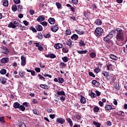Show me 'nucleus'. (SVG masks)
I'll return each instance as SVG.
<instances>
[{
  "label": "nucleus",
  "mask_w": 127,
  "mask_h": 127,
  "mask_svg": "<svg viewBox=\"0 0 127 127\" xmlns=\"http://www.w3.org/2000/svg\"><path fill=\"white\" fill-rule=\"evenodd\" d=\"M103 32H104L103 28L101 27H97L95 30L94 34L96 37H100V36L103 34Z\"/></svg>",
  "instance_id": "f257e3e1"
},
{
  "label": "nucleus",
  "mask_w": 127,
  "mask_h": 127,
  "mask_svg": "<svg viewBox=\"0 0 127 127\" xmlns=\"http://www.w3.org/2000/svg\"><path fill=\"white\" fill-rule=\"evenodd\" d=\"M116 39L119 42H123L125 39L124 33L122 32H118L116 35Z\"/></svg>",
  "instance_id": "f03ea898"
},
{
  "label": "nucleus",
  "mask_w": 127,
  "mask_h": 127,
  "mask_svg": "<svg viewBox=\"0 0 127 127\" xmlns=\"http://www.w3.org/2000/svg\"><path fill=\"white\" fill-rule=\"evenodd\" d=\"M19 25V23L18 20L14 21L13 22H10L8 24V27H11V28H15V27H17Z\"/></svg>",
  "instance_id": "7ed1b4c3"
},
{
  "label": "nucleus",
  "mask_w": 127,
  "mask_h": 127,
  "mask_svg": "<svg viewBox=\"0 0 127 127\" xmlns=\"http://www.w3.org/2000/svg\"><path fill=\"white\" fill-rule=\"evenodd\" d=\"M113 37H114V35L113 34H110L104 37L103 40L105 42H108L109 41H111V39H112Z\"/></svg>",
  "instance_id": "20e7f679"
},
{
  "label": "nucleus",
  "mask_w": 127,
  "mask_h": 127,
  "mask_svg": "<svg viewBox=\"0 0 127 127\" xmlns=\"http://www.w3.org/2000/svg\"><path fill=\"white\" fill-rule=\"evenodd\" d=\"M21 66H25L26 65V59L25 57L23 56H22L21 57Z\"/></svg>",
  "instance_id": "39448f33"
},
{
  "label": "nucleus",
  "mask_w": 127,
  "mask_h": 127,
  "mask_svg": "<svg viewBox=\"0 0 127 127\" xmlns=\"http://www.w3.org/2000/svg\"><path fill=\"white\" fill-rule=\"evenodd\" d=\"M56 122L57 123H58V124H61V125H63V124L65 123V119L59 118L57 119Z\"/></svg>",
  "instance_id": "423d86ee"
},
{
  "label": "nucleus",
  "mask_w": 127,
  "mask_h": 127,
  "mask_svg": "<svg viewBox=\"0 0 127 127\" xmlns=\"http://www.w3.org/2000/svg\"><path fill=\"white\" fill-rule=\"evenodd\" d=\"M9 53V50L5 47H3L1 50V53H3V54H8Z\"/></svg>",
  "instance_id": "0eeeda50"
},
{
  "label": "nucleus",
  "mask_w": 127,
  "mask_h": 127,
  "mask_svg": "<svg viewBox=\"0 0 127 127\" xmlns=\"http://www.w3.org/2000/svg\"><path fill=\"white\" fill-rule=\"evenodd\" d=\"M58 29H59V28L58 27V26H57V25H55L51 27V30L53 32H56L57 31H58Z\"/></svg>",
  "instance_id": "6e6552de"
},
{
  "label": "nucleus",
  "mask_w": 127,
  "mask_h": 127,
  "mask_svg": "<svg viewBox=\"0 0 127 127\" xmlns=\"http://www.w3.org/2000/svg\"><path fill=\"white\" fill-rule=\"evenodd\" d=\"M114 45V42L112 40L107 42V46L108 48H112Z\"/></svg>",
  "instance_id": "1a4fd4ad"
},
{
  "label": "nucleus",
  "mask_w": 127,
  "mask_h": 127,
  "mask_svg": "<svg viewBox=\"0 0 127 127\" xmlns=\"http://www.w3.org/2000/svg\"><path fill=\"white\" fill-rule=\"evenodd\" d=\"M54 47L56 49H59V48H62L63 47V45L61 43H57L55 44Z\"/></svg>",
  "instance_id": "9d476101"
},
{
  "label": "nucleus",
  "mask_w": 127,
  "mask_h": 127,
  "mask_svg": "<svg viewBox=\"0 0 127 127\" xmlns=\"http://www.w3.org/2000/svg\"><path fill=\"white\" fill-rule=\"evenodd\" d=\"M9 61V58H3L2 59H1L0 62L1 63H8V62Z\"/></svg>",
  "instance_id": "9b49d317"
},
{
  "label": "nucleus",
  "mask_w": 127,
  "mask_h": 127,
  "mask_svg": "<svg viewBox=\"0 0 127 127\" xmlns=\"http://www.w3.org/2000/svg\"><path fill=\"white\" fill-rule=\"evenodd\" d=\"M43 20H45V17H43L42 15L39 16L37 18V21H38L39 22H42Z\"/></svg>",
  "instance_id": "f8f14e48"
},
{
  "label": "nucleus",
  "mask_w": 127,
  "mask_h": 127,
  "mask_svg": "<svg viewBox=\"0 0 127 127\" xmlns=\"http://www.w3.org/2000/svg\"><path fill=\"white\" fill-rule=\"evenodd\" d=\"M105 111H111V110H114V108L112 107L111 105H106L105 107Z\"/></svg>",
  "instance_id": "ddd939ff"
},
{
  "label": "nucleus",
  "mask_w": 127,
  "mask_h": 127,
  "mask_svg": "<svg viewBox=\"0 0 127 127\" xmlns=\"http://www.w3.org/2000/svg\"><path fill=\"white\" fill-rule=\"evenodd\" d=\"M80 102L81 104H86V98H85V97L80 95Z\"/></svg>",
  "instance_id": "4468645a"
},
{
  "label": "nucleus",
  "mask_w": 127,
  "mask_h": 127,
  "mask_svg": "<svg viewBox=\"0 0 127 127\" xmlns=\"http://www.w3.org/2000/svg\"><path fill=\"white\" fill-rule=\"evenodd\" d=\"M92 83L93 84V85H94V86H95V87H99V86H100V82L96 80H92Z\"/></svg>",
  "instance_id": "2eb2a0df"
},
{
  "label": "nucleus",
  "mask_w": 127,
  "mask_h": 127,
  "mask_svg": "<svg viewBox=\"0 0 127 127\" xmlns=\"http://www.w3.org/2000/svg\"><path fill=\"white\" fill-rule=\"evenodd\" d=\"M35 27L38 31H42L43 30V27L41 25L38 24L36 25Z\"/></svg>",
  "instance_id": "dca6fc26"
},
{
  "label": "nucleus",
  "mask_w": 127,
  "mask_h": 127,
  "mask_svg": "<svg viewBox=\"0 0 127 127\" xmlns=\"http://www.w3.org/2000/svg\"><path fill=\"white\" fill-rule=\"evenodd\" d=\"M90 13V11L87 10L84 11L83 12V15L85 16V18H88L89 17V14Z\"/></svg>",
  "instance_id": "f3484780"
},
{
  "label": "nucleus",
  "mask_w": 127,
  "mask_h": 127,
  "mask_svg": "<svg viewBox=\"0 0 127 127\" xmlns=\"http://www.w3.org/2000/svg\"><path fill=\"white\" fill-rule=\"evenodd\" d=\"M95 24H96V25H102V24H103L102 21H101V19H97L95 21Z\"/></svg>",
  "instance_id": "a211bd4d"
},
{
  "label": "nucleus",
  "mask_w": 127,
  "mask_h": 127,
  "mask_svg": "<svg viewBox=\"0 0 127 127\" xmlns=\"http://www.w3.org/2000/svg\"><path fill=\"white\" fill-rule=\"evenodd\" d=\"M13 107L15 109H19V108L20 107V104L18 102H15L13 104Z\"/></svg>",
  "instance_id": "6ab92c4d"
},
{
  "label": "nucleus",
  "mask_w": 127,
  "mask_h": 127,
  "mask_svg": "<svg viewBox=\"0 0 127 127\" xmlns=\"http://www.w3.org/2000/svg\"><path fill=\"white\" fill-rule=\"evenodd\" d=\"M48 21L50 24H54L55 23V19L53 18H50L48 19Z\"/></svg>",
  "instance_id": "aec40b11"
},
{
  "label": "nucleus",
  "mask_w": 127,
  "mask_h": 127,
  "mask_svg": "<svg viewBox=\"0 0 127 127\" xmlns=\"http://www.w3.org/2000/svg\"><path fill=\"white\" fill-rule=\"evenodd\" d=\"M78 35H76V34H74L71 37V39L72 40H77L78 39Z\"/></svg>",
  "instance_id": "412c9836"
},
{
  "label": "nucleus",
  "mask_w": 127,
  "mask_h": 127,
  "mask_svg": "<svg viewBox=\"0 0 127 127\" xmlns=\"http://www.w3.org/2000/svg\"><path fill=\"white\" fill-rule=\"evenodd\" d=\"M110 57L113 60H118V57L115 56V55L111 54L110 55Z\"/></svg>",
  "instance_id": "4be33fe9"
},
{
  "label": "nucleus",
  "mask_w": 127,
  "mask_h": 127,
  "mask_svg": "<svg viewBox=\"0 0 127 127\" xmlns=\"http://www.w3.org/2000/svg\"><path fill=\"white\" fill-rule=\"evenodd\" d=\"M57 94L58 96H65V92L64 91H58Z\"/></svg>",
  "instance_id": "5701e85b"
},
{
  "label": "nucleus",
  "mask_w": 127,
  "mask_h": 127,
  "mask_svg": "<svg viewBox=\"0 0 127 127\" xmlns=\"http://www.w3.org/2000/svg\"><path fill=\"white\" fill-rule=\"evenodd\" d=\"M0 82L1 83V84H5V82H6V79L3 77H0Z\"/></svg>",
  "instance_id": "b1692460"
},
{
  "label": "nucleus",
  "mask_w": 127,
  "mask_h": 127,
  "mask_svg": "<svg viewBox=\"0 0 127 127\" xmlns=\"http://www.w3.org/2000/svg\"><path fill=\"white\" fill-rule=\"evenodd\" d=\"M93 124L94 126H96V127H101V124L99 122L93 121Z\"/></svg>",
  "instance_id": "393cba45"
},
{
  "label": "nucleus",
  "mask_w": 127,
  "mask_h": 127,
  "mask_svg": "<svg viewBox=\"0 0 127 127\" xmlns=\"http://www.w3.org/2000/svg\"><path fill=\"white\" fill-rule=\"evenodd\" d=\"M117 115H118L120 117H122L125 116V113L123 111H119L117 112Z\"/></svg>",
  "instance_id": "a878e982"
},
{
  "label": "nucleus",
  "mask_w": 127,
  "mask_h": 127,
  "mask_svg": "<svg viewBox=\"0 0 127 127\" xmlns=\"http://www.w3.org/2000/svg\"><path fill=\"white\" fill-rule=\"evenodd\" d=\"M3 5L4 6H8V0H3Z\"/></svg>",
  "instance_id": "bb28decb"
},
{
  "label": "nucleus",
  "mask_w": 127,
  "mask_h": 127,
  "mask_svg": "<svg viewBox=\"0 0 127 127\" xmlns=\"http://www.w3.org/2000/svg\"><path fill=\"white\" fill-rule=\"evenodd\" d=\"M94 108H93V111L95 113H98L99 111H100V108L98 107V106H94Z\"/></svg>",
  "instance_id": "cd10ccee"
},
{
  "label": "nucleus",
  "mask_w": 127,
  "mask_h": 127,
  "mask_svg": "<svg viewBox=\"0 0 127 127\" xmlns=\"http://www.w3.org/2000/svg\"><path fill=\"white\" fill-rule=\"evenodd\" d=\"M66 121H67L70 127H73V123L72 122V120H71V119L67 118L66 119Z\"/></svg>",
  "instance_id": "c85d7f7f"
},
{
  "label": "nucleus",
  "mask_w": 127,
  "mask_h": 127,
  "mask_svg": "<svg viewBox=\"0 0 127 127\" xmlns=\"http://www.w3.org/2000/svg\"><path fill=\"white\" fill-rule=\"evenodd\" d=\"M62 60L63 62H64V63H66L68 62V61L69 60V59H68V57H64V58H62Z\"/></svg>",
  "instance_id": "c756f323"
},
{
  "label": "nucleus",
  "mask_w": 127,
  "mask_h": 127,
  "mask_svg": "<svg viewBox=\"0 0 127 127\" xmlns=\"http://www.w3.org/2000/svg\"><path fill=\"white\" fill-rule=\"evenodd\" d=\"M11 8L13 11H16V10H17V6H16V5H14L12 6Z\"/></svg>",
  "instance_id": "7c9ffc66"
},
{
  "label": "nucleus",
  "mask_w": 127,
  "mask_h": 127,
  "mask_svg": "<svg viewBox=\"0 0 127 127\" xmlns=\"http://www.w3.org/2000/svg\"><path fill=\"white\" fill-rule=\"evenodd\" d=\"M102 74L104 75V77H109V73L107 71H103Z\"/></svg>",
  "instance_id": "2f4dec72"
},
{
  "label": "nucleus",
  "mask_w": 127,
  "mask_h": 127,
  "mask_svg": "<svg viewBox=\"0 0 127 127\" xmlns=\"http://www.w3.org/2000/svg\"><path fill=\"white\" fill-rule=\"evenodd\" d=\"M0 73L1 75H4L6 73V70L5 69H2L0 70Z\"/></svg>",
  "instance_id": "473e14b6"
},
{
  "label": "nucleus",
  "mask_w": 127,
  "mask_h": 127,
  "mask_svg": "<svg viewBox=\"0 0 127 127\" xmlns=\"http://www.w3.org/2000/svg\"><path fill=\"white\" fill-rule=\"evenodd\" d=\"M22 5H18V11L19 12H21L22 11Z\"/></svg>",
  "instance_id": "72a5a7b5"
},
{
  "label": "nucleus",
  "mask_w": 127,
  "mask_h": 127,
  "mask_svg": "<svg viewBox=\"0 0 127 127\" xmlns=\"http://www.w3.org/2000/svg\"><path fill=\"white\" fill-rule=\"evenodd\" d=\"M90 56L91 58H95V57L96 56V53L94 52H92L90 54Z\"/></svg>",
  "instance_id": "f704fd0d"
},
{
  "label": "nucleus",
  "mask_w": 127,
  "mask_h": 127,
  "mask_svg": "<svg viewBox=\"0 0 127 127\" xmlns=\"http://www.w3.org/2000/svg\"><path fill=\"white\" fill-rule=\"evenodd\" d=\"M108 71H110V69H112L113 68V64H109L107 65Z\"/></svg>",
  "instance_id": "c9c22d12"
},
{
  "label": "nucleus",
  "mask_w": 127,
  "mask_h": 127,
  "mask_svg": "<svg viewBox=\"0 0 127 127\" xmlns=\"http://www.w3.org/2000/svg\"><path fill=\"white\" fill-rule=\"evenodd\" d=\"M29 29L30 30H31L32 31H33V32H37V30H36V29H35V28L33 27L30 26L29 27Z\"/></svg>",
  "instance_id": "e433bc0d"
},
{
  "label": "nucleus",
  "mask_w": 127,
  "mask_h": 127,
  "mask_svg": "<svg viewBox=\"0 0 127 127\" xmlns=\"http://www.w3.org/2000/svg\"><path fill=\"white\" fill-rule=\"evenodd\" d=\"M71 33V30L67 29L65 31V34L66 35H70Z\"/></svg>",
  "instance_id": "4c0bfd02"
},
{
  "label": "nucleus",
  "mask_w": 127,
  "mask_h": 127,
  "mask_svg": "<svg viewBox=\"0 0 127 127\" xmlns=\"http://www.w3.org/2000/svg\"><path fill=\"white\" fill-rule=\"evenodd\" d=\"M58 80H59V83H60L61 84H62L64 82V78L62 77L59 78Z\"/></svg>",
  "instance_id": "58836bf2"
},
{
  "label": "nucleus",
  "mask_w": 127,
  "mask_h": 127,
  "mask_svg": "<svg viewBox=\"0 0 127 127\" xmlns=\"http://www.w3.org/2000/svg\"><path fill=\"white\" fill-rule=\"evenodd\" d=\"M89 95L90 96H91V98H96V97L97 96L96 94H95V93L93 92H91Z\"/></svg>",
  "instance_id": "ea45409f"
},
{
  "label": "nucleus",
  "mask_w": 127,
  "mask_h": 127,
  "mask_svg": "<svg viewBox=\"0 0 127 127\" xmlns=\"http://www.w3.org/2000/svg\"><path fill=\"white\" fill-rule=\"evenodd\" d=\"M37 37L39 39H42V38H43V35L41 33H40L38 34Z\"/></svg>",
  "instance_id": "a19ab883"
},
{
  "label": "nucleus",
  "mask_w": 127,
  "mask_h": 127,
  "mask_svg": "<svg viewBox=\"0 0 127 127\" xmlns=\"http://www.w3.org/2000/svg\"><path fill=\"white\" fill-rule=\"evenodd\" d=\"M68 51H69V50H68L67 48H63V52H64V53H68Z\"/></svg>",
  "instance_id": "79ce46f5"
},
{
  "label": "nucleus",
  "mask_w": 127,
  "mask_h": 127,
  "mask_svg": "<svg viewBox=\"0 0 127 127\" xmlns=\"http://www.w3.org/2000/svg\"><path fill=\"white\" fill-rule=\"evenodd\" d=\"M66 44L67 45H68V46H71V45H72V41H71V40H68L66 42Z\"/></svg>",
  "instance_id": "37998d69"
},
{
  "label": "nucleus",
  "mask_w": 127,
  "mask_h": 127,
  "mask_svg": "<svg viewBox=\"0 0 127 127\" xmlns=\"http://www.w3.org/2000/svg\"><path fill=\"white\" fill-rule=\"evenodd\" d=\"M40 24L43 25V26H47L48 23L46 21H43L40 23Z\"/></svg>",
  "instance_id": "c03bdc74"
},
{
  "label": "nucleus",
  "mask_w": 127,
  "mask_h": 127,
  "mask_svg": "<svg viewBox=\"0 0 127 127\" xmlns=\"http://www.w3.org/2000/svg\"><path fill=\"white\" fill-rule=\"evenodd\" d=\"M19 109L20 110H21V111H22L23 112L25 111V107L23 105H20Z\"/></svg>",
  "instance_id": "a18cd8bd"
},
{
  "label": "nucleus",
  "mask_w": 127,
  "mask_h": 127,
  "mask_svg": "<svg viewBox=\"0 0 127 127\" xmlns=\"http://www.w3.org/2000/svg\"><path fill=\"white\" fill-rule=\"evenodd\" d=\"M56 5L57 6L58 8H61V6H62L61 4L58 2L56 3Z\"/></svg>",
  "instance_id": "49530a36"
},
{
  "label": "nucleus",
  "mask_w": 127,
  "mask_h": 127,
  "mask_svg": "<svg viewBox=\"0 0 127 127\" xmlns=\"http://www.w3.org/2000/svg\"><path fill=\"white\" fill-rule=\"evenodd\" d=\"M87 52H88L87 50H84V51L81 50V51H80V54H86V53H87Z\"/></svg>",
  "instance_id": "de8ad7c7"
},
{
  "label": "nucleus",
  "mask_w": 127,
  "mask_h": 127,
  "mask_svg": "<svg viewBox=\"0 0 127 127\" xmlns=\"http://www.w3.org/2000/svg\"><path fill=\"white\" fill-rule=\"evenodd\" d=\"M88 74L89 76H91V77H93V78H95V77H96V75H95V74H94V73H93L92 72H89Z\"/></svg>",
  "instance_id": "09e8293b"
},
{
  "label": "nucleus",
  "mask_w": 127,
  "mask_h": 127,
  "mask_svg": "<svg viewBox=\"0 0 127 127\" xmlns=\"http://www.w3.org/2000/svg\"><path fill=\"white\" fill-rule=\"evenodd\" d=\"M50 58H52V59H53L54 58H56V55H55L53 54H51L50 55Z\"/></svg>",
  "instance_id": "8fccbe9b"
},
{
  "label": "nucleus",
  "mask_w": 127,
  "mask_h": 127,
  "mask_svg": "<svg viewBox=\"0 0 127 127\" xmlns=\"http://www.w3.org/2000/svg\"><path fill=\"white\" fill-rule=\"evenodd\" d=\"M19 127H26L25 124L23 123H20L19 125Z\"/></svg>",
  "instance_id": "3c124183"
},
{
  "label": "nucleus",
  "mask_w": 127,
  "mask_h": 127,
  "mask_svg": "<svg viewBox=\"0 0 127 127\" xmlns=\"http://www.w3.org/2000/svg\"><path fill=\"white\" fill-rule=\"evenodd\" d=\"M100 71H101V69L99 67H97L94 69V72H95V73H99Z\"/></svg>",
  "instance_id": "603ef678"
},
{
  "label": "nucleus",
  "mask_w": 127,
  "mask_h": 127,
  "mask_svg": "<svg viewBox=\"0 0 127 127\" xmlns=\"http://www.w3.org/2000/svg\"><path fill=\"white\" fill-rule=\"evenodd\" d=\"M92 7L93 9H97V5H96V3H93L92 4Z\"/></svg>",
  "instance_id": "864d4df0"
},
{
  "label": "nucleus",
  "mask_w": 127,
  "mask_h": 127,
  "mask_svg": "<svg viewBox=\"0 0 127 127\" xmlns=\"http://www.w3.org/2000/svg\"><path fill=\"white\" fill-rule=\"evenodd\" d=\"M26 27L25 26H22L21 25H20V30H25Z\"/></svg>",
  "instance_id": "5fc2aeb1"
},
{
  "label": "nucleus",
  "mask_w": 127,
  "mask_h": 127,
  "mask_svg": "<svg viewBox=\"0 0 127 127\" xmlns=\"http://www.w3.org/2000/svg\"><path fill=\"white\" fill-rule=\"evenodd\" d=\"M33 112L35 115H39V112L36 109L33 110Z\"/></svg>",
  "instance_id": "6e6d98bb"
},
{
  "label": "nucleus",
  "mask_w": 127,
  "mask_h": 127,
  "mask_svg": "<svg viewBox=\"0 0 127 127\" xmlns=\"http://www.w3.org/2000/svg\"><path fill=\"white\" fill-rule=\"evenodd\" d=\"M44 36L45 38H49L51 36L50 34L48 33L47 34L44 35Z\"/></svg>",
  "instance_id": "4d7b16f0"
},
{
  "label": "nucleus",
  "mask_w": 127,
  "mask_h": 127,
  "mask_svg": "<svg viewBox=\"0 0 127 127\" xmlns=\"http://www.w3.org/2000/svg\"><path fill=\"white\" fill-rule=\"evenodd\" d=\"M14 2H15L16 4H18L20 3V0H14Z\"/></svg>",
  "instance_id": "13d9d810"
},
{
  "label": "nucleus",
  "mask_w": 127,
  "mask_h": 127,
  "mask_svg": "<svg viewBox=\"0 0 127 127\" xmlns=\"http://www.w3.org/2000/svg\"><path fill=\"white\" fill-rule=\"evenodd\" d=\"M29 13H30V15H33L34 14V13H35L34 10H30L29 11Z\"/></svg>",
  "instance_id": "bf43d9fd"
},
{
  "label": "nucleus",
  "mask_w": 127,
  "mask_h": 127,
  "mask_svg": "<svg viewBox=\"0 0 127 127\" xmlns=\"http://www.w3.org/2000/svg\"><path fill=\"white\" fill-rule=\"evenodd\" d=\"M80 44L81 46H85L86 45V44L82 40L80 41Z\"/></svg>",
  "instance_id": "052dcab7"
},
{
  "label": "nucleus",
  "mask_w": 127,
  "mask_h": 127,
  "mask_svg": "<svg viewBox=\"0 0 127 127\" xmlns=\"http://www.w3.org/2000/svg\"><path fill=\"white\" fill-rule=\"evenodd\" d=\"M95 93L96 94V96H101V92H100V91L96 90L95 91Z\"/></svg>",
  "instance_id": "680f3d73"
},
{
  "label": "nucleus",
  "mask_w": 127,
  "mask_h": 127,
  "mask_svg": "<svg viewBox=\"0 0 127 127\" xmlns=\"http://www.w3.org/2000/svg\"><path fill=\"white\" fill-rule=\"evenodd\" d=\"M35 70L36 71V72H37V73H39L40 72V68L39 67L35 68Z\"/></svg>",
  "instance_id": "e2e57ef3"
},
{
  "label": "nucleus",
  "mask_w": 127,
  "mask_h": 127,
  "mask_svg": "<svg viewBox=\"0 0 127 127\" xmlns=\"http://www.w3.org/2000/svg\"><path fill=\"white\" fill-rule=\"evenodd\" d=\"M98 104L100 107H103L104 106V103L102 101H99Z\"/></svg>",
  "instance_id": "0e129e2a"
},
{
  "label": "nucleus",
  "mask_w": 127,
  "mask_h": 127,
  "mask_svg": "<svg viewBox=\"0 0 127 127\" xmlns=\"http://www.w3.org/2000/svg\"><path fill=\"white\" fill-rule=\"evenodd\" d=\"M23 74H24V71H20L19 73V75L20 77H23Z\"/></svg>",
  "instance_id": "69168bd1"
},
{
  "label": "nucleus",
  "mask_w": 127,
  "mask_h": 127,
  "mask_svg": "<svg viewBox=\"0 0 127 127\" xmlns=\"http://www.w3.org/2000/svg\"><path fill=\"white\" fill-rule=\"evenodd\" d=\"M61 65H62V68H64V67H66V64L63 62H61Z\"/></svg>",
  "instance_id": "338daca9"
},
{
  "label": "nucleus",
  "mask_w": 127,
  "mask_h": 127,
  "mask_svg": "<svg viewBox=\"0 0 127 127\" xmlns=\"http://www.w3.org/2000/svg\"><path fill=\"white\" fill-rule=\"evenodd\" d=\"M117 31L118 32H123L124 33V31H123V30H122L121 28H117Z\"/></svg>",
  "instance_id": "774afa93"
}]
</instances>
